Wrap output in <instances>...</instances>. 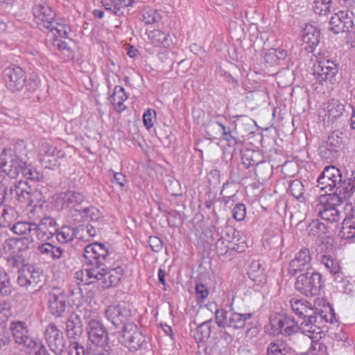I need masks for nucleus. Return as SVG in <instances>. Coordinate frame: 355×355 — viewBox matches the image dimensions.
Masks as SVG:
<instances>
[{
  "instance_id": "f257e3e1",
  "label": "nucleus",
  "mask_w": 355,
  "mask_h": 355,
  "mask_svg": "<svg viewBox=\"0 0 355 355\" xmlns=\"http://www.w3.org/2000/svg\"><path fill=\"white\" fill-rule=\"evenodd\" d=\"M24 196V205L29 220H24V250H34L37 247V241L47 240L57 232L56 222L51 217L43 216L44 200L42 193L34 191H26Z\"/></svg>"
},
{
  "instance_id": "f03ea898",
  "label": "nucleus",
  "mask_w": 355,
  "mask_h": 355,
  "mask_svg": "<svg viewBox=\"0 0 355 355\" xmlns=\"http://www.w3.org/2000/svg\"><path fill=\"white\" fill-rule=\"evenodd\" d=\"M35 20L40 29L49 30L50 33L55 35L56 31L60 37L68 35L70 28L68 26L54 19L55 13L48 6L46 0H35L33 7Z\"/></svg>"
},
{
  "instance_id": "7ed1b4c3",
  "label": "nucleus",
  "mask_w": 355,
  "mask_h": 355,
  "mask_svg": "<svg viewBox=\"0 0 355 355\" xmlns=\"http://www.w3.org/2000/svg\"><path fill=\"white\" fill-rule=\"evenodd\" d=\"M3 252L6 254L7 266L10 272L17 273V282L19 283L22 277V238L11 237L6 239L0 248V258Z\"/></svg>"
},
{
  "instance_id": "20e7f679",
  "label": "nucleus",
  "mask_w": 355,
  "mask_h": 355,
  "mask_svg": "<svg viewBox=\"0 0 355 355\" xmlns=\"http://www.w3.org/2000/svg\"><path fill=\"white\" fill-rule=\"evenodd\" d=\"M266 329L269 334L274 336H291L298 332L300 327L293 317L276 313L270 317V322L266 326Z\"/></svg>"
},
{
  "instance_id": "39448f33",
  "label": "nucleus",
  "mask_w": 355,
  "mask_h": 355,
  "mask_svg": "<svg viewBox=\"0 0 355 355\" xmlns=\"http://www.w3.org/2000/svg\"><path fill=\"white\" fill-rule=\"evenodd\" d=\"M295 287L306 297L318 295L322 287V275L318 272L301 274L297 277Z\"/></svg>"
},
{
  "instance_id": "423d86ee",
  "label": "nucleus",
  "mask_w": 355,
  "mask_h": 355,
  "mask_svg": "<svg viewBox=\"0 0 355 355\" xmlns=\"http://www.w3.org/2000/svg\"><path fill=\"white\" fill-rule=\"evenodd\" d=\"M253 315L252 313H239L236 311H227L217 309L215 313L216 324L219 327H231L234 329H243L247 321Z\"/></svg>"
},
{
  "instance_id": "0eeeda50",
  "label": "nucleus",
  "mask_w": 355,
  "mask_h": 355,
  "mask_svg": "<svg viewBox=\"0 0 355 355\" xmlns=\"http://www.w3.org/2000/svg\"><path fill=\"white\" fill-rule=\"evenodd\" d=\"M338 73L336 64L328 56L320 53L318 60L313 67V74L315 79L321 85L325 83H332Z\"/></svg>"
},
{
  "instance_id": "6e6552de",
  "label": "nucleus",
  "mask_w": 355,
  "mask_h": 355,
  "mask_svg": "<svg viewBox=\"0 0 355 355\" xmlns=\"http://www.w3.org/2000/svg\"><path fill=\"white\" fill-rule=\"evenodd\" d=\"M105 316L115 327L126 323H132L130 320L133 316L131 306L125 302L112 304L107 307Z\"/></svg>"
},
{
  "instance_id": "1a4fd4ad",
  "label": "nucleus",
  "mask_w": 355,
  "mask_h": 355,
  "mask_svg": "<svg viewBox=\"0 0 355 355\" xmlns=\"http://www.w3.org/2000/svg\"><path fill=\"white\" fill-rule=\"evenodd\" d=\"M119 342L132 351H137L146 343L142 332L134 323H126L121 331Z\"/></svg>"
},
{
  "instance_id": "9d476101",
  "label": "nucleus",
  "mask_w": 355,
  "mask_h": 355,
  "mask_svg": "<svg viewBox=\"0 0 355 355\" xmlns=\"http://www.w3.org/2000/svg\"><path fill=\"white\" fill-rule=\"evenodd\" d=\"M341 179V172L338 168L327 166L318 178V187L326 193L331 192L336 190Z\"/></svg>"
},
{
  "instance_id": "9b49d317",
  "label": "nucleus",
  "mask_w": 355,
  "mask_h": 355,
  "mask_svg": "<svg viewBox=\"0 0 355 355\" xmlns=\"http://www.w3.org/2000/svg\"><path fill=\"white\" fill-rule=\"evenodd\" d=\"M109 254L107 248L102 243H94L87 245L84 250L83 259L86 265L101 268Z\"/></svg>"
},
{
  "instance_id": "f8f14e48",
  "label": "nucleus",
  "mask_w": 355,
  "mask_h": 355,
  "mask_svg": "<svg viewBox=\"0 0 355 355\" xmlns=\"http://www.w3.org/2000/svg\"><path fill=\"white\" fill-rule=\"evenodd\" d=\"M353 26L352 12L340 10L331 17L329 30L334 34H338L348 31Z\"/></svg>"
},
{
  "instance_id": "ddd939ff",
  "label": "nucleus",
  "mask_w": 355,
  "mask_h": 355,
  "mask_svg": "<svg viewBox=\"0 0 355 355\" xmlns=\"http://www.w3.org/2000/svg\"><path fill=\"white\" fill-rule=\"evenodd\" d=\"M40 152L41 163L45 168L51 169L58 167L65 155L62 150L46 142L42 144Z\"/></svg>"
},
{
  "instance_id": "4468645a",
  "label": "nucleus",
  "mask_w": 355,
  "mask_h": 355,
  "mask_svg": "<svg viewBox=\"0 0 355 355\" xmlns=\"http://www.w3.org/2000/svg\"><path fill=\"white\" fill-rule=\"evenodd\" d=\"M44 337L49 349L53 353L59 355L62 352L65 347V341L62 333L54 323L47 325Z\"/></svg>"
},
{
  "instance_id": "2eb2a0df",
  "label": "nucleus",
  "mask_w": 355,
  "mask_h": 355,
  "mask_svg": "<svg viewBox=\"0 0 355 355\" xmlns=\"http://www.w3.org/2000/svg\"><path fill=\"white\" fill-rule=\"evenodd\" d=\"M312 257L308 248L299 250L293 259L291 260L288 271L291 275L308 270L311 268Z\"/></svg>"
},
{
  "instance_id": "dca6fc26",
  "label": "nucleus",
  "mask_w": 355,
  "mask_h": 355,
  "mask_svg": "<svg viewBox=\"0 0 355 355\" xmlns=\"http://www.w3.org/2000/svg\"><path fill=\"white\" fill-rule=\"evenodd\" d=\"M123 275V270L121 267H116L109 270L98 267L97 283L103 288L116 286L119 283Z\"/></svg>"
},
{
  "instance_id": "f3484780",
  "label": "nucleus",
  "mask_w": 355,
  "mask_h": 355,
  "mask_svg": "<svg viewBox=\"0 0 355 355\" xmlns=\"http://www.w3.org/2000/svg\"><path fill=\"white\" fill-rule=\"evenodd\" d=\"M87 333L91 343L96 346L103 347L108 343V334L101 322H92L87 324Z\"/></svg>"
},
{
  "instance_id": "a211bd4d",
  "label": "nucleus",
  "mask_w": 355,
  "mask_h": 355,
  "mask_svg": "<svg viewBox=\"0 0 355 355\" xmlns=\"http://www.w3.org/2000/svg\"><path fill=\"white\" fill-rule=\"evenodd\" d=\"M311 208H309V211H312L315 216H318L324 220L334 223L340 219V213L335 207H329L324 204H320L318 202L313 201L311 204Z\"/></svg>"
},
{
  "instance_id": "6ab92c4d",
  "label": "nucleus",
  "mask_w": 355,
  "mask_h": 355,
  "mask_svg": "<svg viewBox=\"0 0 355 355\" xmlns=\"http://www.w3.org/2000/svg\"><path fill=\"white\" fill-rule=\"evenodd\" d=\"M22 69L19 66L12 65L7 67L3 71L8 88L12 92L20 91L21 83Z\"/></svg>"
},
{
  "instance_id": "aec40b11",
  "label": "nucleus",
  "mask_w": 355,
  "mask_h": 355,
  "mask_svg": "<svg viewBox=\"0 0 355 355\" xmlns=\"http://www.w3.org/2000/svg\"><path fill=\"white\" fill-rule=\"evenodd\" d=\"M21 171H22V166L12 159H10L8 163L7 155L3 150L0 155V184H2L3 179L2 173H6L11 178H15Z\"/></svg>"
},
{
  "instance_id": "412c9836",
  "label": "nucleus",
  "mask_w": 355,
  "mask_h": 355,
  "mask_svg": "<svg viewBox=\"0 0 355 355\" xmlns=\"http://www.w3.org/2000/svg\"><path fill=\"white\" fill-rule=\"evenodd\" d=\"M85 196L83 193L75 191H67L60 195V199L62 201V207L73 209L81 212L83 207L81 204L85 202Z\"/></svg>"
},
{
  "instance_id": "4be33fe9",
  "label": "nucleus",
  "mask_w": 355,
  "mask_h": 355,
  "mask_svg": "<svg viewBox=\"0 0 355 355\" xmlns=\"http://www.w3.org/2000/svg\"><path fill=\"white\" fill-rule=\"evenodd\" d=\"M66 295L58 290L53 291L49 295V309L51 314L55 317H60L65 311Z\"/></svg>"
},
{
  "instance_id": "5701e85b",
  "label": "nucleus",
  "mask_w": 355,
  "mask_h": 355,
  "mask_svg": "<svg viewBox=\"0 0 355 355\" xmlns=\"http://www.w3.org/2000/svg\"><path fill=\"white\" fill-rule=\"evenodd\" d=\"M320 262L324 266L329 273L334 277L336 282H341L345 275L342 271L340 261L329 254H322L320 257Z\"/></svg>"
},
{
  "instance_id": "b1692460",
  "label": "nucleus",
  "mask_w": 355,
  "mask_h": 355,
  "mask_svg": "<svg viewBox=\"0 0 355 355\" xmlns=\"http://www.w3.org/2000/svg\"><path fill=\"white\" fill-rule=\"evenodd\" d=\"M148 38L150 43L156 48L168 49L173 44V40L169 33L160 29H154L148 32Z\"/></svg>"
},
{
  "instance_id": "393cba45",
  "label": "nucleus",
  "mask_w": 355,
  "mask_h": 355,
  "mask_svg": "<svg viewBox=\"0 0 355 355\" xmlns=\"http://www.w3.org/2000/svg\"><path fill=\"white\" fill-rule=\"evenodd\" d=\"M320 32L317 27L311 24L306 25L302 35V42L306 44L304 49L313 52L320 42Z\"/></svg>"
},
{
  "instance_id": "a878e982",
  "label": "nucleus",
  "mask_w": 355,
  "mask_h": 355,
  "mask_svg": "<svg viewBox=\"0 0 355 355\" xmlns=\"http://www.w3.org/2000/svg\"><path fill=\"white\" fill-rule=\"evenodd\" d=\"M322 110L324 112V120L334 123L343 115L345 108L344 105L338 100L333 98L324 103Z\"/></svg>"
},
{
  "instance_id": "bb28decb",
  "label": "nucleus",
  "mask_w": 355,
  "mask_h": 355,
  "mask_svg": "<svg viewBox=\"0 0 355 355\" xmlns=\"http://www.w3.org/2000/svg\"><path fill=\"white\" fill-rule=\"evenodd\" d=\"M336 191L345 200L352 199L355 202V171H353L351 178L340 180Z\"/></svg>"
},
{
  "instance_id": "cd10ccee",
  "label": "nucleus",
  "mask_w": 355,
  "mask_h": 355,
  "mask_svg": "<svg viewBox=\"0 0 355 355\" xmlns=\"http://www.w3.org/2000/svg\"><path fill=\"white\" fill-rule=\"evenodd\" d=\"M87 266L75 273V278L79 281L78 284L82 283L85 285H89L97 282L98 274V267L87 265Z\"/></svg>"
},
{
  "instance_id": "c85d7f7f",
  "label": "nucleus",
  "mask_w": 355,
  "mask_h": 355,
  "mask_svg": "<svg viewBox=\"0 0 355 355\" xmlns=\"http://www.w3.org/2000/svg\"><path fill=\"white\" fill-rule=\"evenodd\" d=\"M293 312L302 318H309V321H313L312 313L313 309L310 306L309 303L305 300L293 299L290 302Z\"/></svg>"
},
{
  "instance_id": "c756f323",
  "label": "nucleus",
  "mask_w": 355,
  "mask_h": 355,
  "mask_svg": "<svg viewBox=\"0 0 355 355\" xmlns=\"http://www.w3.org/2000/svg\"><path fill=\"white\" fill-rule=\"evenodd\" d=\"M83 333L80 318L76 313H71L66 322V334L69 338L77 339Z\"/></svg>"
},
{
  "instance_id": "7c9ffc66",
  "label": "nucleus",
  "mask_w": 355,
  "mask_h": 355,
  "mask_svg": "<svg viewBox=\"0 0 355 355\" xmlns=\"http://www.w3.org/2000/svg\"><path fill=\"white\" fill-rule=\"evenodd\" d=\"M24 354L26 355H49L42 343L28 336L24 338Z\"/></svg>"
},
{
  "instance_id": "2f4dec72",
  "label": "nucleus",
  "mask_w": 355,
  "mask_h": 355,
  "mask_svg": "<svg viewBox=\"0 0 355 355\" xmlns=\"http://www.w3.org/2000/svg\"><path fill=\"white\" fill-rule=\"evenodd\" d=\"M343 134L339 131H334L331 132L326 141V146L324 150H321V153L327 154V150L334 157V154L338 153L343 145Z\"/></svg>"
},
{
  "instance_id": "473e14b6",
  "label": "nucleus",
  "mask_w": 355,
  "mask_h": 355,
  "mask_svg": "<svg viewBox=\"0 0 355 355\" xmlns=\"http://www.w3.org/2000/svg\"><path fill=\"white\" fill-rule=\"evenodd\" d=\"M127 98L128 96L125 92L124 88L119 85L116 86L111 96V102L116 111L121 112L126 109L124 101H126Z\"/></svg>"
},
{
  "instance_id": "72a5a7b5",
  "label": "nucleus",
  "mask_w": 355,
  "mask_h": 355,
  "mask_svg": "<svg viewBox=\"0 0 355 355\" xmlns=\"http://www.w3.org/2000/svg\"><path fill=\"white\" fill-rule=\"evenodd\" d=\"M38 241H37V247L33 250L37 249L41 254L53 259H60L62 256L63 250L60 247L54 246L49 243L40 244Z\"/></svg>"
},
{
  "instance_id": "f704fd0d",
  "label": "nucleus",
  "mask_w": 355,
  "mask_h": 355,
  "mask_svg": "<svg viewBox=\"0 0 355 355\" xmlns=\"http://www.w3.org/2000/svg\"><path fill=\"white\" fill-rule=\"evenodd\" d=\"M315 201L320 204L329 205V207H331L336 208L337 206L341 205L343 202L345 200L343 199L341 196L338 195V191H333L321 195L318 198L315 199Z\"/></svg>"
},
{
  "instance_id": "c9c22d12",
  "label": "nucleus",
  "mask_w": 355,
  "mask_h": 355,
  "mask_svg": "<svg viewBox=\"0 0 355 355\" xmlns=\"http://www.w3.org/2000/svg\"><path fill=\"white\" fill-rule=\"evenodd\" d=\"M339 235L343 240H350L355 237V216H350L343 220Z\"/></svg>"
},
{
  "instance_id": "e433bc0d",
  "label": "nucleus",
  "mask_w": 355,
  "mask_h": 355,
  "mask_svg": "<svg viewBox=\"0 0 355 355\" xmlns=\"http://www.w3.org/2000/svg\"><path fill=\"white\" fill-rule=\"evenodd\" d=\"M54 33L55 35H53V33H50V32L49 33L48 36L49 37H53L52 39L50 38L48 40L49 42L55 49L59 50L62 53L69 55L71 52V47L65 41H62V40L59 39V37H61L58 35L56 31H54ZM67 36V35L66 36H64L63 37H66Z\"/></svg>"
},
{
  "instance_id": "4c0bfd02",
  "label": "nucleus",
  "mask_w": 355,
  "mask_h": 355,
  "mask_svg": "<svg viewBox=\"0 0 355 355\" xmlns=\"http://www.w3.org/2000/svg\"><path fill=\"white\" fill-rule=\"evenodd\" d=\"M316 321H309V318H304L300 326H299V331H301L303 334L311 339L317 338L320 331L319 327L313 324Z\"/></svg>"
},
{
  "instance_id": "58836bf2",
  "label": "nucleus",
  "mask_w": 355,
  "mask_h": 355,
  "mask_svg": "<svg viewBox=\"0 0 355 355\" xmlns=\"http://www.w3.org/2000/svg\"><path fill=\"white\" fill-rule=\"evenodd\" d=\"M313 321H317L318 319L323 320L326 322L333 323L335 320V315L332 307L327 304L324 306V309H316L313 311Z\"/></svg>"
},
{
  "instance_id": "ea45409f",
  "label": "nucleus",
  "mask_w": 355,
  "mask_h": 355,
  "mask_svg": "<svg viewBox=\"0 0 355 355\" xmlns=\"http://www.w3.org/2000/svg\"><path fill=\"white\" fill-rule=\"evenodd\" d=\"M211 320L202 322L195 330L194 338L198 343L209 338L211 329Z\"/></svg>"
},
{
  "instance_id": "a19ab883",
  "label": "nucleus",
  "mask_w": 355,
  "mask_h": 355,
  "mask_svg": "<svg viewBox=\"0 0 355 355\" xmlns=\"http://www.w3.org/2000/svg\"><path fill=\"white\" fill-rule=\"evenodd\" d=\"M79 232V228L71 227L69 226H63L57 233V239L60 243H68L71 241Z\"/></svg>"
},
{
  "instance_id": "79ce46f5",
  "label": "nucleus",
  "mask_w": 355,
  "mask_h": 355,
  "mask_svg": "<svg viewBox=\"0 0 355 355\" xmlns=\"http://www.w3.org/2000/svg\"><path fill=\"white\" fill-rule=\"evenodd\" d=\"M327 227L323 223L313 220L308 227V235L312 238H320L326 234Z\"/></svg>"
},
{
  "instance_id": "37998d69",
  "label": "nucleus",
  "mask_w": 355,
  "mask_h": 355,
  "mask_svg": "<svg viewBox=\"0 0 355 355\" xmlns=\"http://www.w3.org/2000/svg\"><path fill=\"white\" fill-rule=\"evenodd\" d=\"M230 243L231 242L229 239L222 235L216 242V252L218 255L223 256L226 254L230 249H234L238 252H242L243 250V249H241L240 247H230Z\"/></svg>"
},
{
  "instance_id": "c03bdc74",
  "label": "nucleus",
  "mask_w": 355,
  "mask_h": 355,
  "mask_svg": "<svg viewBox=\"0 0 355 355\" xmlns=\"http://www.w3.org/2000/svg\"><path fill=\"white\" fill-rule=\"evenodd\" d=\"M40 273L38 271L32 270L30 267L25 268L24 265V286H32L35 287L40 282Z\"/></svg>"
},
{
  "instance_id": "a18cd8bd",
  "label": "nucleus",
  "mask_w": 355,
  "mask_h": 355,
  "mask_svg": "<svg viewBox=\"0 0 355 355\" xmlns=\"http://www.w3.org/2000/svg\"><path fill=\"white\" fill-rule=\"evenodd\" d=\"M161 19L158 12L152 8L146 7L141 10V19L146 24H153Z\"/></svg>"
},
{
  "instance_id": "49530a36",
  "label": "nucleus",
  "mask_w": 355,
  "mask_h": 355,
  "mask_svg": "<svg viewBox=\"0 0 355 355\" xmlns=\"http://www.w3.org/2000/svg\"><path fill=\"white\" fill-rule=\"evenodd\" d=\"M332 0H314L312 9L315 14L326 15L331 10Z\"/></svg>"
},
{
  "instance_id": "de8ad7c7",
  "label": "nucleus",
  "mask_w": 355,
  "mask_h": 355,
  "mask_svg": "<svg viewBox=\"0 0 355 355\" xmlns=\"http://www.w3.org/2000/svg\"><path fill=\"white\" fill-rule=\"evenodd\" d=\"M287 353L286 345L281 340L270 343L267 348L268 355H286Z\"/></svg>"
},
{
  "instance_id": "09e8293b",
  "label": "nucleus",
  "mask_w": 355,
  "mask_h": 355,
  "mask_svg": "<svg viewBox=\"0 0 355 355\" xmlns=\"http://www.w3.org/2000/svg\"><path fill=\"white\" fill-rule=\"evenodd\" d=\"M10 329L15 342L22 344V322L20 320L11 322Z\"/></svg>"
},
{
  "instance_id": "8fccbe9b",
  "label": "nucleus",
  "mask_w": 355,
  "mask_h": 355,
  "mask_svg": "<svg viewBox=\"0 0 355 355\" xmlns=\"http://www.w3.org/2000/svg\"><path fill=\"white\" fill-rule=\"evenodd\" d=\"M327 346L319 341H313L307 351V355H327Z\"/></svg>"
},
{
  "instance_id": "3c124183",
  "label": "nucleus",
  "mask_w": 355,
  "mask_h": 355,
  "mask_svg": "<svg viewBox=\"0 0 355 355\" xmlns=\"http://www.w3.org/2000/svg\"><path fill=\"white\" fill-rule=\"evenodd\" d=\"M82 218L85 220H97L101 216L100 211L95 207H83L82 211Z\"/></svg>"
},
{
  "instance_id": "603ef678",
  "label": "nucleus",
  "mask_w": 355,
  "mask_h": 355,
  "mask_svg": "<svg viewBox=\"0 0 355 355\" xmlns=\"http://www.w3.org/2000/svg\"><path fill=\"white\" fill-rule=\"evenodd\" d=\"M10 282L5 272H0V293L3 296H8L11 293Z\"/></svg>"
},
{
  "instance_id": "864d4df0",
  "label": "nucleus",
  "mask_w": 355,
  "mask_h": 355,
  "mask_svg": "<svg viewBox=\"0 0 355 355\" xmlns=\"http://www.w3.org/2000/svg\"><path fill=\"white\" fill-rule=\"evenodd\" d=\"M83 318L86 320L87 324H92L94 322H101L100 320V315L96 309H92L90 306H87L84 310Z\"/></svg>"
},
{
  "instance_id": "5fc2aeb1",
  "label": "nucleus",
  "mask_w": 355,
  "mask_h": 355,
  "mask_svg": "<svg viewBox=\"0 0 355 355\" xmlns=\"http://www.w3.org/2000/svg\"><path fill=\"white\" fill-rule=\"evenodd\" d=\"M304 186L300 181H293L290 184V192L296 199L300 200L302 197Z\"/></svg>"
},
{
  "instance_id": "6e6d98bb",
  "label": "nucleus",
  "mask_w": 355,
  "mask_h": 355,
  "mask_svg": "<svg viewBox=\"0 0 355 355\" xmlns=\"http://www.w3.org/2000/svg\"><path fill=\"white\" fill-rule=\"evenodd\" d=\"M246 215V208L244 204L239 203L232 209L233 218L237 221L244 220Z\"/></svg>"
},
{
  "instance_id": "4d7b16f0",
  "label": "nucleus",
  "mask_w": 355,
  "mask_h": 355,
  "mask_svg": "<svg viewBox=\"0 0 355 355\" xmlns=\"http://www.w3.org/2000/svg\"><path fill=\"white\" fill-rule=\"evenodd\" d=\"M197 300L203 302L209 295L207 288L202 284H197L195 287Z\"/></svg>"
},
{
  "instance_id": "13d9d810",
  "label": "nucleus",
  "mask_w": 355,
  "mask_h": 355,
  "mask_svg": "<svg viewBox=\"0 0 355 355\" xmlns=\"http://www.w3.org/2000/svg\"><path fill=\"white\" fill-rule=\"evenodd\" d=\"M155 112L153 110H147L143 114V123L147 130L153 126V118L155 116Z\"/></svg>"
},
{
  "instance_id": "bf43d9fd",
  "label": "nucleus",
  "mask_w": 355,
  "mask_h": 355,
  "mask_svg": "<svg viewBox=\"0 0 355 355\" xmlns=\"http://www.w3.org/2000/svg\"><path fill=\"white\" fill-rule=\"evenodd\" d=\"M25 165L26 163H24V178L33 182L39 180L40 173L33 168H27Z\"/></svg>"
},
{
  "instance_id": "052dcab7",
  "label": "nucleus",
  "mask_w": 355,
  "mask_h": 355,
  "mask_svg": "<svg viewBox=\"0 0 355 355\" xmlns=\"http://www.w3.org/2000/svg\"><path fill=\"white\" fill-rule=\"evenodd\" d=\"M10 306L6 302H0V324L8 320L10 315Z\"/></svg>"
},
{
  "instance_id": "680f3d73",
  "label": "nucleus",
  "mask_w": 355,
  "mask_h": 355,
  "mask_svg": "<svg viewBox=\"0 0 355 355\" xmlns=\"http://www.w3.org/2000/svg\"><path fill=\"white\" fill-rule=\"evenodd\" d=\"M148 244L151 250L155 252H159L162 248V242L159 238L150 236L148 238Z\"/></svg>"
},
{
  "instance_id": "e2e57ef3",
  "label": "nucleus",
  "mask_w": 355,
  "mask_h": 355,
  "mask_svg": "<svg viewBox=\"0 0 355 355\" xmlns=\"http://www.w3.org/2000/svg\"><path fill=\"white\" fill-rule=\"evenodd\" d=\"M254 154V152L248 150L242 155V162L246 168L258 164V162L252 157Z\"/></svg>"
},
{
  "instance_id": "0e129e2a",
  "label": "nucleus",
  "mask_w": 355,
  "mask_h": 355,
  "mask_svg": "<svg viewBox=\"0 0 355 355\" xmlns=\"http://www.w3.org/2000/svg\"><path fill=\"white\" fill-rule=\"evenodd\" d=\"M40 80L38 77L36 75H34L33 77H31L28 80H25V84L24 86H25L29 92H33L37 89Z\"/></svg>"
},
{
  "instance_id": "69168bd1",
  "label": "nucleus",
  "mask_w": 355,
  "mask_h": 355,
  "mask_svg": "<svg viewBox=\"0 0 355 355\" xmlns=\"http://www.w3.org/2000/svg\"><path fill=\"white\" fill-rule=\"evenodd\" d=\"M69 355H87L84 347L77 342H73L70 344L69 348Z\"/></svg>"
},
{
  "instance_id": "338daca9",
  "label": "nucleus",
  "mask_w": 355,
  "mask_h": 355,
  "mask_svg": "<svg viewBox=\"0 0 355 355\" xmlns=\"http://www.w3.org/2000/svg\"><path fill=\"white\" fill-rule=\"evenodd\" d=\"M1 211H3V218L7 222L6 227L10 226L12 223V216L14 214V209L12 207H6L5 205H3V208H1Z\"/></svg>"
},
{
  "instance_id": "774afa93",
  "label": "nucleus",
  "mask_w": 355,
  "mask_h": 355,
  "mask_svg": "<svg viewBox=\"0 0 355 355\" xmlns=\"http://www.w3.org/2000/svg\"><path fill=\"white\" fill-rule=\"evenodd\" d=\"M216 126H218L220 128V130L222 131L223 136L224 135H227V133L228 132V130H230L229 128H226L223 123H221L220 122H215V123L213 122V123H209L207 127V132L209 136L212 137V135L210 134V132H211V130H212L213 129L216 128Z\"/></svg>"
}]
</instances>
